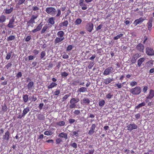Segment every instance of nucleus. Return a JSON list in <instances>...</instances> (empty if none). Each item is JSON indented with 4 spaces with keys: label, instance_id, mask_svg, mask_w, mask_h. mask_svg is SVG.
Segmentation results:
<instances>
[{
    "label": "nucleus",
    "instance_id": "a878e982",
    "mask_svg": "<svg viewBox=\"0 0 154 154\" xmlns=\"http://www.w3.org/2000/svg\"><path fill=\"white\" fill-rule=\"evenodd\" d=\"M14 10L13 7H11L10 9H5L4 10L5 13L7 14H11Z\"/></svg>",
    "mask_w": 154,
    "mask_h": 154
},
{
    "label": "nucleus",
    "instance_id": "72a5a7b5",
    "mask_svg": "<svg viewBox=\"0 0 154 154\" xmlns=\"http://www.w3.org/2000/svg\"><path fill=\"white\" fill-rule=\"evenodd\" d=\"M34 85V82L32 81L30 82L27 85V88L29 90H31Z\"/></svg>",
    "mask_w": 154,
    "mask_h": 154
},
{
    "label": "nucleus",
    "instance_id": "6e6d98bb",
    "mask_svg": "<svg viewBox=\"0 0 154 154\" xmlns=\"http://www.w3.org/2000/svg\"><path fill=\"white\" fill-rule=\"evenodd\" d=\"M94 63L93 62H90L89 65L88 66V68L90 69H91L93 66Z\"/></svg>",
    "mask_w": 154,
    "mask_h": 154
},
{
    "label": "nucleus",
    "instance_id": "0eeeda50",
    "mask_svg": "<svg viewBox=\"0 0 154 154\" xmlns=\"http://www.w3.org/2000/svg\"><path fill=\"white\" fill-rule=\"evenodd\" d=\"M146 53L147 55L152 56L154 55V50L150 47H147L146 48Z\"/></svg>",
    "mask_w": 154,
    "mask_h": 154
},
{
    "label": "nucleus",
    "instance_id": "7ed1b4c3",
    "mask_svg": "<svg viewBox=\"0 0 154 154\" xmlns=\"http://www.w3.org/2000/svg\"><path fill=\"white\" fill-rule=\"evenodd\" d=\"M141 88L140 86H136L130 90V92L133 95H138L141 92Z\"/></svg>",
    "mask_w": 154,
    "mask_h": 154
},
{
    "label": "nucleus",
    "instance_id": "13d9d810",
    "mask_svg": "<svg viewBox=\"0 0 154 154\" xmlns=\"http://www.w3.org/2000/svg\"><path fill=\"white\" fill-rule=\"evenodd\" d=\"M35 23V20L32 19L31 17L30 20L27 22L28 24H30L32 23L33 24V23Z\"/></svg>",
    "mask_w": 154,
    "mask_h": 154
},
{
    "label": "nucleus",
    "instance_id": "393cba45",
    "mask_svg": "<svg viewBox=\"0 0 154 154\" xmlns=\"http://www.w3.org/2000/svg\"><path fill=\"white\" fill-rule=\"evenodd\" d=\"M87 91V88L85 87H82L79 88L78 90V92L80 93H83Z\"/></svg>",
    "mask_w": 154,
    "mask_h": 154
},
{
    "label": "nucleus",
    "instance_id": "de8ad7c7",
    "mask_svg": "<svg viewBox=\"0 0 154 154\" xmlns=\"http://www.w3.org/2000/svg\"><path fill=\"white\" fill-rule=\"evenodd\" d=\"M74 114L76 115H80L81 112L80 110L78 109L75 110L73 112Z\"/></svg>",
    "mask_w": 154,
    "mask_h": 154
},
{
    "label": "nucleus",
    "instance_id": "79ce46f5",
    "mask_svg": "<svg viewBox=\"0 0 154 154\" xmlns=\"http://www.w3.org/2000/svg\"><path fill=\"white\" fill-rule=\"evenodd\" d=\"M82 22V20L80 18L77 19L75 22V23L76 25H78L80 24Z\"/></svg>",
    "mask_w": 154,
    "mask_h": 154
},
{
    "label": "nucleus",
    "instance_id": "c9c22d12",
    "mask_svg": "<svg viewBox=\"0 0 154 154\" xmlns=\"http://www.w3.org/2000/svg\"><path fill=\"white\" fill-rule=\"evenodd\" d=\"M37 118L40 120H43L45 118L44 116L42 114H39L37 115Z\"/></svg>",
    "mask_w": 154,
    "mask_h": 154
},
{
    "label": "nucleus",
    "instance_id": "bb28decb",
    "mask_svg": "<svg viewBox=\"0 0 154 154\" xmlns=\"http://www.w3.org/2000/svg\"><path fill=\"white\" fill-rule=\"evenodd\" d=\"M79 132V130L77 129L75 131H73L72 132V136H75L76 137H78L79 136V135L78 134V132Z\"/></svg>",
    "mask_w": 154,
    "mask_h": 154
},
{
    "label": "nucleus",
    "instance_id": "6ab92c4d",
    "mask_svg": "<svg viewBox=\"0 0 154 154\" xmlns=\"http://www.w3.org/2000/svg\"><path fill=\"white\" fill-rule=\"evenodd\" d=\"M58 136L60 138H64L65 139H67L68 138L67 134L64 132H62L60 133Z\"/></svg>",
    "mask_w": 154,
    "mask_h": 154
},
{
    "label": "nucleus",
    "instance_id": "4c0bfd02",
    "mask_svg": "<svg viewBox=\"0 0 154 154\" xmlns=\"http://www.w3.org/2000/svg\"><path fill=\"white\" fill-rule=\"evenodd\" d=\"M123 35H124L123 34L121 33L120 34H119L117 35L115 37L113 38V39L114 40H117V39H119V38H120L122 37Z\"/></svg>",
    "mask_w": 154,
    "mask_h": 154
},
{
    "label": "nucleus",
    "instance_id": "4be33fe9",
    "mask_svg": "<svg viewBox=\"0 0 154 154\" xmlns=\"http://www.w3.org/2000/svg\"><path fill=\"white\" fill-rule=\"evenodd\" d=\"M113 80L114 79L113 78L111 79L110 78H109L105 79L104 80V82L105 84L107 85Z\"/></svg>",
    "mask_w": 154,
    "mask_h": 154
},
{
    "label": "nucleus",
    "instance_id": "58836bf2",
    "mask_svg": "<svg viewBox=\"0 0 154 154\" xmlns=\"http://www.w3.org/2000/svg\"><path fill=\"white\" fill-rule=\"evenodd\" d=\"M15 38V36L13 35H10L7 38V40L8 41H10L14 40Z\"/></svg>",
    "mask_w": 154,
    "mask_h": 154
},
{
    "label": "nucleus",
    "instance_id": "09e8293b",
    "mask_svg": "<svg viewBox=\"0 0 154 154\" xmlns=\"http://www.w3.org/2000/svg\"><path fill=\"white\" fill-rule=\"evenodd\" d=\"M46 55L45 52L44 51H42L41 53L40 58L41 59H42Z\"/></svg>",
    "mask_w": 154,
    "mask_h": 154
},
{
    "label": "nucleus",
    "instance_id": "4468645a",
    "mask_svg": "<svg viewBox=\"0 0 154 154\" xmlns=\"http://www.w3.org/2000/svg\"><path fill=\"white\" fill-rule=\"evenodd\" d=\"M84 0H80L79 1V5L82 6V10H85L87 9L88 7L84 3Z\"/></svg>",
    "mask_w": 154,
    "mask_h": 154
},
{
    "label": "nucleus",
    "instance_id": "c85d7f7f",
    "mask_svg": "<svg viewBox=\"0 0 154 154\" xmlns=\"http://www.w3.org/2000/svg\"><path fill=\"white\" fill-rule=\"evenodd\" d=\"M152 20H149L147 23L148 29L149 31H150L152 29Z\"/></svg>",
    "mask_w": 154,
    "mask_h": 154
},
{
    "label": "nucleus",
    "instance_id": "aec40b11",
    "mask_svg": "<svg viewBox=\"0 0 154 154\" xmlns=\"http://www.w3.org/2000/svg\"><path fill=\"white\" fill-rule=\"evenodd\" d=\"M145 60V58L143 57L140 58L137 60V65L139 67L141 66V64Z\"/></svg>",
    "mask_w": 154,
    "mask_h": 154
},
{
    "label": "nucleus",
    "instance_id": "c03bdc74",
    "mask_svg": "<svg viewBox=\"0 0 154 154\" xmlns=\"http://www.w3.org/2000/svg\"><path fill=\"white\" fill-rule=\"evenodd\" d=\"M60 90H56L54 93V95L58 96L60 93Z\"/></svg>",
    "mask_w": 154,
    "mask_h": 154
},
{
    "label": "nucleus",
    "instance_id": "473e14b6",
    "mask_svg": "<svg viewBox=\"0 0 154 154\" xmlns=\"http://www.w3.org/2000/svg\"><path fill=\"white\" fill-rule=\"evenodd\" d=\"M83 103L86 104H88L90 102V99L87 98H84L83 100Z\"/></svg>",
    "mask_w": 154,
    "mask_h": 154
},
{
    "label": "nucleus",
    "instance_id": "f03ea898",
    "mask_svg": "<svg viewBox=\"0 0 154 154\" xmlns=\"http://www.w3.org/2000/svg\"><path fill=\"white\" fill-rule=\"evenodd\" d=\"M46 12L48 14L54 16L57 12L56 9L54 7H49L46 8L45 10Z\"/></svg>",
    "mask_w": 154,
    "mask_h": 154
},
{
    "label": "nucleus",
    "instance_id": "a19ab883",
    "mask_svg": "<svg viewBox=\"0 0 154 154\" xmlns=\"http://www.w3.org/2000/svg\"><path fill=\"white\" fill-rule=\"evenodd\" d=\"M2 111L3 112H6L7 110V107L6 105L5 104H4V105L2 106Z\"/></svg>",
    "mask_w": 154,
    "mask_h": 154
},
{
    "label": "nucleus",
    "instance_id": "f3484780",
    "mask_svg": "<svg viewBox=\"0 0 154 154\" xmlns=\"http://www.w3.org/2000/svg\"><path fill=\"white\" fill-rule=\"evenodd\" d=\"M55 18L54 17H50L48 21V24H50V25L52 26V25H53L55 23Z\"/></svg>",
    "mask_w": 154,
    "mask_h": 154
},
{
    "label": "nucleus",
    "instance_id": "ddd939ff",
    "mask_svg": "<svg viewBox=\"0 0 154 154\" xmlns=\"http://www.w3.org/2000/svg\"><path fill=\"white\" fill-rule=\"evenodd\" d=\"M145 20L143 17H141L140 18L136 20L134 22L133 24L136 26L138 24H141Z\"/></svg>",
    "mask_w": 154,
    "mask_h": 154
},
{
    "label": "nucleus",
    "instance_id": "0e129e2a",
    "mask_svg": "<svg viewBox=\"0 0 154 154\" xmlns=\"http://www.w3.org/2000/svg\"><path fill=\"white\" fill-rule=\"evenodd\" d=\"M31 39V35H28L25 39V41L26 42H28Z\"/></svg>",
    "mask_w": 154,
    "mask_h": 154
},
{
    "label": "nucleus",
    "instance_id": "49530a36",
    "mask_svg": "<svg viewBox=\"0 0 154 154\" xmlns=\"http://www.w3.org/2000/svg\"><path fill=\"white\" fill-rule=\"evenodd\" d=\"M79 82V80L74 81L72 83V86L77 85Z\"/></svg>",
    "mask_w": 154,
    "mask_h": 154
},
{
    "label": "nucleus",
    "instance_id": "5701e85b",
    "mask_svg": "<svg viewBox=\"0 0 154 154\" xmlns=\"http://www.w3.org/2000/svg\"><path fill=\"white\" fill-rule=\"evenodd\" d=\"M6 20V17L3 14L0 16V23H3L5 22Z\"/></svg>",
    "mask_w": 154,
    "mask_h": 154
},
{
    "label": "nucleus",
    "instance_id": "f257e3e1",
    "mask_svg": "<svg viewBox=\"0 0 154 154\" xmlns=\"http://www.w3.org/2000/svg\"><path fill=\"white\" fill-rule=\"evenodd\" d=\"M64 33L63 31H59L57 33V37L55 39L54 42L55 44L59 43L65 39Z\"/></svg>",
    "mask_w": 154,
    "mask_h": 154
},
{
    "label": "nucleus",
    "instance_id": "2eb2a0df",
    "mask_svg": "<svg viewBox=\"0 0 154 154\" xmlns=\"http://www.w3.org/2000/svg\"><path fill=\"white\" fill-rule=\"evenodd\" d=\"M154 97V90L152 89L150 90L149 94L146 97V99L151 100Z\"/></svg>",
    "mask_w": 154,
    "mask_h": 154
},
{
    "label": "nucleus",
    "instance_id": "680f3d73",
    "mask_svg": "<svg viewBox=\"0 0 154 154\" xmlns=\"http://www.w3.org/2000/svg\"><path fill=\"white\" fill-rule=\"evenodd\" d=\"M137 84V83L136 82L133 81L131 82L130 84V85L131 86L133 87L134 86L136 85Z\"/></svg>",
    "mask_w": 154,
    "mask_h": 154
},
{
    "label": "nucleus",
    "instance_id": "338daca9",
    "mask_svg": "<svg viewBox=\"0 0 154 154\" xmlns=\"http://www.w3.org/2000/svg\"><path fill=\"white\" fill-rule=\"evenodd\" d=\"M73 46L72 45H69L68 46L66 50L67 51H70L73 48Z\"/></svg>",
    "mask_w": 154,
    "mask_h": 154
},
{
    "label": "nucleus",
    "instance_id": "1a4fd4ad",
    "mask_svg": "<svg viewBox=\"0 0 154 154\" xmlns=\"http://www.w3.org/2000/svg\"><path fill=\"white\" fill-rule=\"evenodd\" d=\"M140 56L141 55L138 53H136L134 54L132 56L131 60V62L132 64H133L135 63L136 62L137 59L140 57Z\"/></svg>",
    "mask_w": 154,
    "mask_h": 154
},
{
    "label": "nucleus",
    "instance_id": "9b49d317",
    "mask_svg": "<svg viewBox=\"0 0 154 154\" xmlns=\"http://www.w3.org/2000/svg\"><path fill=\"white\" fill-rule=\"evenodd\" d=\"M94 25L93 24L89 22L87 24L86 26V29L89 32H91L92 30L93 29Z\"/></svg>",
    "mask_w": 154,
    "mask_h": 154
},
{
    "label": "nucleus",
    "instance_id": "b1692460",
    "mask_svg": "<svg viewBox=\"0 0 154 154\" xmlns=\"http://www.w3.org/2000/svg\"><path fill=\"white\" fill-rule=\"evenodd\" d=\"M57 85V84L55 82H52L51 84L48 86L47 88L48 89H52Z\"/></svg>",
    "mask_w": 154,
    "mask_h": 154
},
{
    "label": "nucleus",
    "instance_id": "423d86ee",
    "mask_svg": "<svg viewBox=\"0 0 154 154\" xmlns=\"http://www.w3.org/2000/svg\"><path fill=\"white\" fill-rule=\"evenodd\" d=\"M127 130L128 131H131L133 129H136L138 128L137 125L134 123L129 124L127 126Z\"/></svg>",
    "mask_w": 154,
    "mask_h": 154
},
{
    "label": "nucleus",
    "instance_id": "a18cd8bd",
    "mask_svg": "<svg viewBox=\"0 0 154 154\" xmlns=\"http://www.w3.org/2000/svg\"><path fill=\"white\" fill-rule=\"evenodd\" d=\"M16 2H18L17 4L20 5L24 3L25 2V0H17L15 1Z\"/></svg>",
    "mask_w": 154,
    "mask_h": 154
},
{
    "label": "nucleus",
    "instance_id": "cd10ccee",
    "mask_svg": "<svg viewBox=\"0 0 154 154\" xmlns=\"http://www.w3.org/2000/svg\"><path fill=\"white\" fill-rule=\"evenodd\" d=\"M79 98H72L71 99L70 101V103H72L75 104V103L79 101Z\"/></svg>",
    "mask_w": 154,
    "mask_h": 154
},
{
    "label": "nucleus",
    "instance_id": "052dcab7",
    "mask_svg": "<svg viewBox=\"0 0 154 154\" xmlns=\"http://www.w3.org/2000/svg\"><path fill=\"white\" fill-rule=\"evenodd\" d=\"M70 145L72 147L75 148H76L77 147V144L75 143H71L70 144Z\"/></svg>",
    "mask_w": 154,
    "mask_h": 154
},
{
    "label": "nucleus",
    "instance_id": "c756f323",
    "mask_svg": "<svg viewBox=\"0 0 154 154\" xmlns=\"http://www.w3.org/2000/svg\"><path fill=\"white\" fill-rule=\"evenodd\" d=\"M29 111V107H26L24 109L22 114L24 116H25L26 115L27 113Z\"/></svg>",
    "mask_w": 154,
    "mask_h": 154
},
{
    "label": "nucleus",
    "instance_id": "412c9836",
    "mask_svg": "<svg viewBox=\"0 0 154 154\" xmlns=\"http://www.w3.org/2000/svg\"><path fill=\"white\" fill-rule=\"evenodd\" d=\"M68 24V22L67 20H65L59 24V26L60 27L63 26L67 27Z\"/></svg>",
    "mask_w": 154,
    "mask_h": 154
},
{
    "label": "nucleus",
    "instance_id": "7c9ffc66",
    "mask_svg": "<svg viewBox=\"0 0 154 154\" xmlns=\"http://www.w3.org/2000/svg\"><path fill=\"white\" fill-rule=\"evenodd\" d=\"M23 100L24 103H26L28 100V95L27 94L23 95Z\"/></svg>",
    "mask_w": 154,
    "mask_h": 154
},
{
    "label": "nucleus",
    "instance_id": "e2e57ef3",
    "mask_svg": "<svg viewBox=\"0 0 154 154\" xmlns=\"http://www.w3.org/2000/svg\"><path fill=\"white\" fill-rule=\"evenodd\" d=\"M12 64L11 63H8L6 65H5V68H6L7 69H8L10 67H11Z\"/></svg>",
    "mask_w": 154,
    "mask_h": 154
},
{
    "label": "nucleus",
    "instance_id": "bf43d9fd",
    "mask_svg": "<svg viewBox=\"0 0 154 154\" xmlns=\"http://www.w3.org/2000/svg\"><path fill=\"white\" fill-rule=\"evenodd\" d=\"M35 23V20L32 19L31 17L30 20L27 22L28 24H30L32 23L33 24V23Z\"/></svg>",
    "mask_w": 154,
    "mask_h": 154
},
{
    "label": "nucleus",
    "instance_id": "6e6552de",
    "mask_svg": "<svg viewBox=\"0 0 154 154\" xmlns=\"http://www.w3.org/2000/svg\"><path fill=\"white\" fill-rule=\"evenodd\" d=\"M113 68L112 67H109L105 69L103 74L104 75H107L110 74L112 73L113 72Z\"/></svg>",
    "mask_w": 154,
    "mask_h": 154
},
{
    "label": "nucleus",
    "instance_id": "dca6fc26",
    "mask_svg": "<svg viewBox=\"0 0 154 154\" xmlns=\"http://www.w3.org/2000/svg\"><path fill=\"white\" fill-rule=\"evenodd\" d=\"M43 25V24H42V22L40 23L37 26L36 28L32 30V32L33 33H35L37 31H40L42 28Z\"/></svg>",
    "mask_w": 154,
    "mask_h": 154
},
{
    "label": "nucleus",
    "instance_id": "5fc2aeb1",
    "mask_svg": "<svg viewBox=\"0 0 154 154\" xmlns=\"http://www.w3.org/2000/svg\"><path fill=\"white\" fill-rule=\"evenodd\" d=\"M113 96V94L111 93H109L106 96V97L107 99H111Z\"/></svg>",
    "mask_w": 154,
    "mask_h": 154
},
{
    "label": "nucleus",
    "instance_id": "864d4df0",
    "mask_svg": "<svg viewBox=\"0 0 154 154\" xmlns=\"http://www.w3.org/2000/svg\"><path fill=\"white\" fill-rule=\"evenodd\" d=\"M94 151V149H90L88 151L87 153H85V154H93Z\"/></svg>",
    "mask_w": 154,
    "mask_h": 154
},
{
    "label": "nucleus",
    "instance_id": "20e7f679",
    "mask_svg": "<svg viewBox=\"0 0 154 154\" xmlns=\"http://www.w3.org/2000/svg\"><path fill=\"white\" fill-rule=\"evenodd\" d=\"M15 18L14 17H13L9 20V23L7 25V26L9 28H13L16 26L14 25Z\"/></svg>",
    "mask_w": 154,
    "mask_h": 154
},
{
    "label": "nucleus",
    "instance_id": "3c124183",
    "mask_svg": "<svg viewBox=\"0 0 154 154\" xmlns=\"http://www.w3.org/2000/svg\"><path fill=\"white\" fill-rule=\"evenodd\" d=\"M68 73L65 72H62L61 73V76L63 77H66L68 75Z\"/></svg>",
    "mask_w": 154,
    "mask_h": 154
},
{
    "label": "nucleus",
    "instance_id": "4d7b16f0",
    "mask_svg": "<svg viewBox=\"0 0 154 154\" xmlns=\"http://www.w3.org/2000/svg\"><path fill=\"white\" fill-rule=\"evenodd\" d=\"M35 23V20L32 19L31 17L30 20L27 22L28 24H30L32 23L33 24V23Z\"/></svg>",
    "mask_w": 154,
    "mask_h": 154
},
{
    "label": "nucleus",
    "instance_id": "2f4dec72",
    "mask_svg": "<svg viewBox=\"0 0 154 154\" xmlns=\"http://www.w3.org/2000/svg\"><path fill=\"white\" fill-rule=\"evenodd\" d=\"M146 105V103L145 102H143L142 103L139 104L138 105L135 106V109H139L140 107L143 106H144Z\"/></svg>",
    "mask_w": 154,
    "mask_h": 154
},
{
    "label": "nucleus",
    "instance_id": "a211bd4d",
    "mask_svg": "<svg viewBox=\"0 0 154 154\" xmlns=\"http://www.w3.org/2000/svg\"><path fill=\"white\" fill-rule=\"evenodd\" d=\"M10 132L8 131H7L3 136V139L6 140H8L9 139Z\"/></svg>",
    "mask_w": 154,
    "mask_h": 154
},
{
    "label": "nucleus",
    "instance_id": "603ef678",
    "mask_svg": "<svg viewBox=\"0 0 154 154\" xmlns=\"http://www.w3.org/2000/svg\"><path fill=\"white\" fill-rule=\"evenodd\" d=\"M71 13V11L70 9H68L67 11V12L66 13V14L65 15V16L64 17V18L65 19H67V17L69 14Z\"/></svg>",
    "mask_w": 154,
    "mask_h": 154
},
{
    "label": "nucleus",
    "instance_id": "e433bc0d",
    "mask_svg": "<svg viewBox=\"0 0 154 154\" xmlns=\"http://www.w3.org/2000/svg\"><path fill=\"white\" fill-rule=\"evenodd\" d=\"M70 95V94L69 93V94H66L62 98V101L63 102L65 101Z\"/></svg>",
    "mask_w": 154,
    "mask_h": 154
},
{
    "label": "nucleus",
    "instance_id": "774afa93",
    "mask_svg": "<svg viewBox=\"0 0 154 154\" xmlns=\"http://www.w3.org/2000/svg\"><path fill=\"white\" fill-rule=\"evenodd\" d=\"M75 121V120L74 119H69V123L71 124H72L74 123Z\"/></svg>",
    "mask_w": 154,
    "mask_h": 154
},
{
    "label": "nucleus",
    "instance_id": "ea45409f",
    "mask_svg": "<svg viewBox=\"0 0 154 154\" xmlns=\"http://www.w3.org/2000/svg\"><path fill=\"white\" fill-rule=\"evenodd\" d=\"M52 134L53 133L52 131L50 130L46 131L44 133L45 135L47 136L51 135H52Z\"/></svg>",
    "mask_w": 154,
    "mask_h": 154
},
{
    "label": "nucleus",
    "instance_id": "9d476101",
    "mask_svg": "<svg viewBox=\"0 0 154 154\" xmlns=\"http://www.w3.org/2000/svg\"><path fill=\"white\" fill-rule=\"evenodd\" d=\"M96 125L95 124H92L90 128V129L88 132V134L90 135H92L95 132V128Z\"/></svg>",
    "mask_w": 154,
    "mask_h": 154
},
{
    "label": "nucleus",
    "instance_id": "8fccbe9b",
    "mask_svg": "<svg viewBox=\"0 0 154 154\" xmlns=\"http://www.w3.org/2000/svg\"><path fill=\"white\" fill-rule=\"evenodd\" d=\"M70 104L69 106V107L70 109H73L76 108V105L74 103H70Z\"/></svg>",
    "mask_w": 154,
    "mask_h": 154
},
{
    "label": "nucleus",
    "instance_id": "69168bd1",
    "mask_svg": "<svg viewBox=\"0 0 154 154\" xmlns=\"http://www.w3.org/2000/svg\"><path fill=\"white\" fill-rule=\"evenodd\" d=\"M11 56V53L10 52H8L7 54V56L6 57V59L7 60H8L10 59Z\"/></svg>",
    "mask_w": 154,
    "mask_h": 154
},
{
    "label": "nucleus",
    "instance_id": "39448f33",
    "mask_svg": "<svg viewBox=\"0 0 154 154\" xmlns=\"http://www.w3.org/2000/svg\"><path fill=\"white\" fill-rule=\"evenodd\" d=\"M52 27L51 25L49 24H45L43 27L42 30L41 31V34H43L45 33L46 32H48L49 29Z\"/></svg>",
    "mask_w": 154,
    "mask_h": 154
},
{
    "label": "nucleus",
    "instance_id": "f8f14e48",
    "mask_svg": "<svg viewBox=\"0 0 154 154\" xmlns=\"http://www.w3.org/2000/svg\"><path fill=\"white\" fill-rule=\"evenodd\" d=\"M136 49L137 51L140 52H143L144 47L143 45L140 43L138 44L136 46Z\"/></svg>",
    "mask_w": 154,
    "mask_h": 154
},
{
    "label": "nucleus",
    "instance_id": "f704fd0d",
    "mask_svg": "<svg viewBox=\"0 0 154 154\" xmlns=\"http://www.w3.org/2000/svg\"><path fill=\"white\" fill-rule=\"evenodd\" d=\"M57 125L60 126H64L65 124V122L64 121H60L56 123Z\"/></svg>",
    "mask_w": 154,
    "mask_h": 154
},
{
    "label": "nucleus",
    "instance_id": "37998d69",
    "mask_svg": "<svg viewBox=\"0 0 154 154\" xmlns=\"http://www.w3.org/2000/svg\"><path fill=\"white\" fill-rule=\"evenodd\" d=\"M105 101L104 100H100L99 103V106L102 107L104 105Z\"/></svg>",
    "mask_w": 154,
    "mask_h": 154
}]
</instances>
